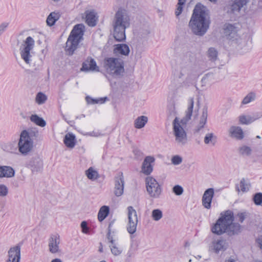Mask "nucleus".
Returning a JSON list of instances; mask_svg holds the SVG:
<instances>
[{"label":"nucleus","instance_id":"obj_8","mask_svg":"<svg viewBox=\"0 0 262 262\" xmlns=\"http://www.w3.org/2000/svg\"><path fill=\"white\" fill-rule=\"evenodd\" d=\"M35 45L34 39L28 36L23 42L20 47V54L21 58L27 64L31 65L33 61L32 50Z\"/></svg>","mask_w":262,"mask_h":262},{"label":"nucleus","instance_id":"obj_28","mask_svg":"<svg viewBox=\"0 0 262 262\" xmlns=\"http://www.w3.org/2000/svg\"><path fill=\"white\" fill-rule=\"evenodd\" d=\"M148 121V118L145 116H141L137 117L134 121V126L136 128H143Z\"/></svg>","mask_w":262,"mask_h":262},{"label":"nucleus","instance_id":"obj_29","mask_svg":"<svg viewBox=\"0 0 262 262\" xmlns=\"http://www.w3.org/2000/svg\"><path fill=\"white\" fill-rule=\"evenodd\" d=\"M64 143L68 147L73 148L75 145V136L73 134H67L64 137Z\"/></svg>","mask_w":262,"mask_h":262},{"label":"nucleus","instance_id":"obj_19","mask_svg":"<svg viewBox=\"0 0 262 262\" xmlns=\"http://www.w3.org/2000/svg\"><path fill=\"white\" fill-rule=\"evenodd\" d=\"M207 110L206 108L203 110L202 114L199 118V121L197 123L195 129H194V133H201L204 128L207 120Z\"/></svg>","mask_w":262,"mask_h":262},{"label":"nucleus","instance_id":"obj_5","mask_svg":"<svg viewBox=\"0 0 262 262\" xmlns=\"http://www.w3.org/2000/svg\"><path fill=\"white\" fill-rule=\"evenodd\" d=\"M130 26V18L125 10L119 9L113 20L114 37L117 41L125 39V30Z\"/></svg>","mask_w":262,"mask_h":262},{"label":"nucleus","instance_id":"obj_7","mask_svg":"<svg viewBox=\"0 0 262 262\" xmlns=\"http://www.w3.org/2000/svg\"><path fill=\"white\" fill-rule=\"evenodd\" d=\"M84 26L82 24L75 26L66 42V51L69 55L73 54L80 41L82 39Z\"/></svg>","mask_w":262,"mask_h":262},{"label":"nucleus","instance_id":"obj_63","mask_svg":"<svg viewBox=\"0 0 262 262\" xmlns=\"http://www.w3.org/2000/svg\"><path fill=\"white\" fill-rule=\"evenodd\" d=\"M209 1L213 3H215L217 1V0H209Z\"/></svg>","mask_w":262,"mask_h":262},{"label":"nucleus","instance_id":"obj_31","mask_svg":"<svg viewBox=\"0 0 262 262\" xmlns=\"http://www.w3.org/2000/svg\"><path fill=\"white\" fill-rule=\"evenodd\" d=\"M109 208L106 206L101 207L98 213V219L100 222L103 221L108 215Z\"/></svg>","mask_w":262,"mask_h":262},{"label":"nucleus","instance_id":"obj_12","mask_svg":"<svg viewBox=\"0 0 262 262\" xmlns=\"http://www.w3.org/2000/svg\"><path fill=\"white\" fill-rule=\"evenodd\" d=\"M127 231L129 233L133 234L136 231L138 220L137 211L131 206L127 207Z\"/></svg>","mask_w":262,"mask_h":262},{"label":"nucleus","instance_id":"obj_57","mask_svg":"<svg viewBox=\"0 0 262 262\" xmlns=\"http://www.w3.org/2000/svg\"><path fill=\"white\" fill-rule=\"evenodd\" d=\"M47 99H35L36 103L38 105H41L45 103Z\"/></svg>","mask_w":262,"mask_h":262},{"label":"nucleus","instance_id":"obj_61","mask_svg":"<svg viewBox=\"0 0 262 262\" xmlns=\"http://www.w3.org/2000/svg\"><path fill=\"white\" fill-rule=\"evenodd\" d=\"M51 262H62L61 259L59 258H55L53 259Z\"/></svg>","mask_w":262,"mask_h":262},{"label":"nucleus","instance_id":"obj_26","mask_svg":"<svg viewBox=\"0 0 262 262\" xmlns=\"http://www.w3.org/2000/svg\"><path fill=\"white\" fill-rule=\"evenodd\" d=\"M259 118L257 115H241L239 116V121L242 124L248 125L252 123L254 121Z\"/></svg>","mask_w":262,"mask_h":262},{"label":"nucleus","instance_id":"obj_4","mask_svg":"<svg viewBox=\"0 0 262 262\" xmlns=\"http://www.w3.org/2000/svg\"><path fill=\"white\" fill-rule=\"evenodd\" d=\"M194 102L190 99L188 104V107L185 112V116L180 121L178 117H176L173 121V133L175 137V141L180 145H183L187 142V136L185 128L187 123L192 116Z\"/></svg>","mask_w":262,"mask_h":262},{"label":"nucleus","instance_id":"obj_54","mask_svg":"<svg viewBox=\"0 0 262 262\" xmlns=\"http://www.w3.org/2000/svg\"><path fill=\"white\" fill-rule=\"evenodd\" d=\"M257 97L256 93L254 91L249 92L244 98H254Z\"/></svg>","mask_w":262,"mask_h":262},{"label":"nucleus","instance_id":"obj_27","mask_svg":"<svg viewBox=\"0 0 262 262\" xmlns=\"http://www.w3.org/2000/svg\"><path fill=\"white\" fill-rule=\"evenodd\" d=\"M60 16V14L59 12L54 11L50 13L46 20L47 25L50 27L53 26L55 22L59 19Z\"/></svg>","mask_w":262,"mask_h":262},{"label":"nucleus","instance_id":"obj_20","mask_svg":"<svg viewBox=\"0 0 262 262\" xmlns=\"http://www.w3.org/2000/svg\"><path fill=\"white\" fill-rule=\"evenodd\" d=\"M249 0H235L231 5V10L233 13L239 12L243 8L245 9Z\"/></svg>","mask_w":262,"mask_h":262},{"label":"nucleus","instance_id":"obj_58","mask_svg":"<svg viewBox=\"0 0 262 262\" xmlns=\"http://www.w3.org/2000/svg\"><path fill=\"white\" fill-rule=\"evenodd\" d=\"M208 79H209V75H206L202 79V83H206L208 81Z\"/></svg>","mask_w":262,"mask_h":262},{"label":"nucleus","instance_id":"obj_52","mask_svg":"<svg viewBox=\"0 0 262 262\" xmlns=\"http://www.w3.org/2000/svg\"><path fill=\"white\" fill-rule=\"evenodd\" d=\"M81 227L82 228V232L84 233H87L89 231V228L88 227L87 223L85 221H82L81 223Z\"/></svg>","mask_w":262,"mask_h":262},{"label":"nucleus","instance_id":"obj_33","mask_svg":"<svg viewBox=\"0 0 262 262\" xmlns=\"http://www.w3.org/2000/svg\"><path fill=\"white\" fill-rule=\"evenodd\" d=\"M85 175L89 179L91 180H95L99 177L98 172L92 167L85 171Z\"/></svg>","mask_w":262,"mask_h":262},{"label":"nucleus","instance_id":"obj_18","mask_svg":"<svg viewBox=\"0 0 262 262\" xmlns=\"http://www.w3.org/2000/svg\"><path fill=\"white\" fill-rule=\"evenodd\" d=\"M155 160V159L153 157L147 156L145 157L141 167V171L143 173L148 175L151 173L153 170V166L151 163H154Z\"/></svg>","mask_w":262,"mask_h":262},{"label":"nucleus","instance_id":"obj_34","mask_svg":"<svg viewBox=\"0 0 262 262\" xmlns=\"http://www.w3.org/2000/svg\"><path fill=\"white\" fill-rule=\"evenodd\" d=\"M175 102L172 99H170L167 105V111L169 116L174 117L176 115Z\"/></svg>","mask_w":262,"mask_h":262},{"label":"nucleus","instance_id":"obj_11","mask_svg":"<svg viewBox=\"0 0 262 262\" xmlns=\"http://www.w3.org/2000/svg\"><path fill=\"white\" fill-rule=\"evenodd\" d=\"M25 166L30 169L32 173H36L42 169L43 161L38 155H34L27 159Z\"/></svg>","mask_w":262,"mask_h":262},{"label":"nucleus","instance_id":"obj_13","mask_svg":"<svg viewBox=\"0 0 262 262\" xmlns=\"http://www.w3.org/2000/svg\"><path fill=\"white\" fill-rule=\"evenodd\" d=\"M124 183V179L122 172L119 173L115 177L114 193L116 196H121L123 194Z\"/></svg>","mask_w":262,"mask_h":262},{"label":"nucleus","instance_id":"obj_24","mask_svg":"<svg viewBox=\"0 0 262 262\" xmlns=\"http://www.w3.org/2000/svg\"><path fill=\"white\" fill-rule=\"evenodd\" d=\"M230 136L238 140H241L244 138V133L239 126H231L229 129Z\"/></svg>","mask_w":262,"mask_h":262},{"label":"nucleus","instance_id":"obj_55","mask_svg":"<svg viewBox=\"0 0 262 262\" xmlns=\"http://www.w3.org/2000/svg\"><path fill=\"white\" fill-rule=\"evenodd\" d=\"M47 98V97L45 94H44L43 93H42L41 92H39L37 94L35 98Z\"/></svg>","mask_w":262,"mask_h":262},{"label":"nucleus","instance_id":"obj_50","mask_svg":"<svg viewBox=\"0 0 262 262\" xmlns=\"http://www.w3.org/2000/svg\"><path fill=\"white\" fill-rule=\"evenodd\" d=\"M248 213L246 212L238 213L236 215L237 220L241 223H243L245 219L248 216Z\"/></svg>","mask_w":262,"mask_h":262},{"label":"nucleus","instance_id":"obj_41","mask_svg":"<svg viewBox=\"0 0 262 262\" xmlns=\"http://www.w3.org/2000/svg\"><path fill=\"white\" fill-rule=\"evenodd\" d=\"M251 149L247 146H243L239 148L240 154L243 156H249L251 154Z\"/></svg>","mask_w":262,"mask_h":262},{"label":"nucleus","instance_id":"obj_2","mask_svg":"<svg viewBox=\"0 0 262 262\" xmlns=\"http://www.w3.org/2000/svg\"><path fill=\"white\" fill-rule=\"evenodd\" d=\"M192 55L190 52L183 53L179 55L176 59L177 63L180 69L179 73L177 76L179 78H182L184 76L187 75L186 81L183 83H179L176 80H174L169 85V93L172 95L182 92V88L187 85L188 81L193 78L192 74V71L190 70L189 64L192 62Z\"/></svg>","mask_w":262,"mask_h":262},{"label":"nucleus","instance_id":"obj_15","mask_svg":"<svg viewBox=\"0 0 262 262\" xmlns=\"http://www.w3.org/2000/svg\"><path fill=\"white\" fill-rule=\"evenodd\" d=\"M8 259L6 262H20V246L19 245L10 248L8 252Z\"/></svg>","mask_w":262,"mask_h":262},{"label":"nucleus","instance_id":"obj_17","mask_svg":"<svg viewBox=\"0 0 262 262\" xmlns=\"http://www.w3.org/2000/svg\"><path fill=\"white\" fill-rule=\"evenodd\" d=\"M130 49L128 46L125 43H119L114 46L113 53L119 56H127L129 55Z\"/></svg>","mask_w":262,"mask_h":262},{"label":"nucleus","instance_id":"obj_45","mask_svg":"<svg viewBox=\"0 0 262 262\" xmlns=\"http://www.w3.org/2000/svg\"><path fill=\"white\" fill-rule=\"evenodd\" d=\"M172 192L177 195H181L183 194L184 189L181 186L176 185L172 188Z\"/></svg>","mask_w":262,"mask_h":262},{"label":"nucleus","instance_id":"obj_1","mask_svg":"<svg viewBox=\"0 0 262 262\" xmlns=\"http://www.w3.org/2000/svg\"><path fill=\"white\" fill-rule=\"evenodd\" d=\"M210 24L208 10L202 4H197L188 23L189 29L193 34L202 36L207 32Z\"/></svg>","mask_w":262,"mask_h":262},{"label":"nucleus","instance_id":"obj_25","mask_svg":"<svg viewBox=\"0 0 262 262\" xmlns=\"http://www.w3.org/2000/svg\"><path fill=\"white\" fill-rule=\"evenodd\" d=\"M81 70L86 72L89 71H98L99 68L97 66L95 61L93 59H91L90 60H88L83 63Z\"/></svg>","mask_w":262,"mask_h":262},{"label":"nucleus","instance_id":"obj_44","mask_svg":"<svg viewBox=\"0 0 262 262\" xmlns=\"http://www.w3.org/2000/svg\"><path fill=\"white\" fill-rule=\"evenodd\" d=\"M107 99H86L87 104L94 105L96 104H103Z\"/></svg>","mask_w":262,"mask_h":262},{"label":"nucleus","instance_id":"obj_38","mask_svg":"<svg viewBox=\"0 0 262 262\" xmlns=\"http://www.w3.org/2000/svg\"><path fill=\"white\" fill-rule=\"evenodd\" d=\"M251 185L250 183L247 182L245 179H242L240 182V188L243 192H247L249 190Z\"/></svg>","mask_w":262,"mask_h":262},{"label":"nucleus","instance_id":"obj_64","mask_svg":"<svg viewBox=\"0 0 262 262\" xmlns=\"http://www.w3.org/2000/svg\"><path fill=\"white\" fill-rule=\"evenodd\" d=\"M228 262H234V260L233 259L231 260H228Z\"/></svg>","mask_w":262,"mask_h":262},{"label":"nucleus","instance_id":"obj_60","mask_svg":"<svg viewBox=\"0 0 262 262\" xmlns=\"http://www.w3.org/2000/svg\"><path fill=\"white\" fill-rule=\"evenodd\" d=\"M185 2H186V0H179L178 4L184 6L185 4Z\"/></svg>","mask_w":262,"mask_h":262},{"label":"nucleus","instance_id":"obj_40","mask_svg":"<svg viewBox=\"0 0 262 262\" xmlns=\"http://www.w3.org/2000/svg\"><path fill=\"white\" fill-rule=\"evenodd\" d=\"M114 223V221H112L110 223L108 227V232L107 233V239L110 243V244H112L116 242L115 240L113 239V236L111 235L112 227Z\"/></svg>","mask_w":262,"mask_h":262},{"label":"nucleus","instance_id":"obj_47","mask_svg":"<svg viewBox=\"0 0 262 262\" xmlns=\"http://www.w3.org/2000/svg\"><path fill=\"white\" fill-rule=\"evenodd\" d=\"M211 202L212 200L202 196V205L205 208L207 209H210Z\"/></svg>","mask_w":262,"mask_h":262},{"label":"nucleus","instance_id":"obj_43","mask_svg":"<svg viewBox=\"0 0 262 262\" xmlns=\"http://www.w3.org/2000/svg\"><path fill=\"white\" fill-rule=\"evenodd\" d=\"M254 203L256 205H260L262 204V193H255L253 198Z\"/></svg>","mask_w":262,"mask_h":262},{"label":"nucleus","instance_id":"obj_49","mask_svg":"<svg viewBox=\"0 0 262 262\" xmlns=\"http://www.w3.org/2000/svg\"><path fill=\"white\" fill-rule=\"evenodd\" d=\"M8 193V189L4 184H0V196H5Z\"/></svg>","mask_w":262,"mask_h":262},{"label":"nucleus","instance_id":"obj_10","mask_svg":"<svg viewBox=\"0 0 262 262\" xmlns=\"http://www.w3.org/2000/svg\"><path fill=\"white\" fill-rule=\"evenodd\" d=\"M147 191L150 197L158 198L162 192V188L157 180L152 177H147L145 180Z\"/></svg>","mask_w":262,"mask_h":262},{"label":"nucleus","instance_id":"obj_62","mask_svg":"<svg viewBox=\"0 0 262 262\" xmlns=\"http://www.w3.org/2000/svg\"><path fill=\"white\" fill-rule=\"evenodd\" d=\"M51 1L54 3H58V2H60L61 0H51Z\"/></svg>","mask_w":262,"mask_h":262},{"label":"nucleus","instance_id":"obj_37","mask_svg":"<svg viewBox=\"0 0 262 262\" xmlns=\"http://www.w3.org/2000/svg\"><path fill=\"white\" fill-rule=\"evenodd\" d=\"M151 216L154 221H158L163 216L162 212L159 209H154L152 211Z\"/></svg>","mask_w":262,"mask_h":262},{"label":"nucleus","instance_id":"obj_6","mask_svg":"<svg viewBox=\"0 0 262 262\" xmlns=\"http://www.w3.org/2000/svg\"><path fill=\"white\" fill-rule=\"evenodd\" d=\"M103 68L105 72L115 78L123 76L124 63L122 59L117 57H106L103 61Z\"/></svg>","mask_w":262,"mask_h":262},{"label":"nucleus","instance_id":"obj_51","mask_svg":"<svg viewBox=\"0 0 262 262\" xmlns=\"http://www.w3.org/2000/svg\"><path fill=\"white\" fill-rule=\"evenodd\" d=\"M184 8V5L177 4V8L175 11V14L177 17H178L182 12Z\"/></svg>","mask_w":262,"mask_h":262},{"label":"nucleus","instance_id":"obj_23","mask_svg":"<svg viewBox=\"0 0 262 262\" xmlns=\"http://www.w3.org/2000/svg\"><path fill=\"white\" fill-rule=\"evenodd\" d=\"M85 21L86 24L91 27L96 25V13L94 10H87L85 12Z\"/></svg>","mask_w":262,"mask_h":262},{"label":"nucleus","instance_id":"obj_56","mask_svg":"<svg viewBox=\"0 0 262 262\" xmlns=\"http://www.w3.org/2000/svg\"><path fill=\"white\" fill-rule=\"evenodd\" d=\"M257 242L258 244L259 248L261 249H262V236H260L257 238Z\"/></svg>","mask_w":262,"mask_h":262},{"label":"nucleus","instance_id":"obj_3","mask_svg":"<svg viewBox=\"0 0 262 262\" xmlns=\"http://www.w3.org/2000/svg\"><path fill=\"white\" fill-rule=\"evenodd\" d=\"M233 213L230 210L226 211L221 213V216L217 220L212 228V232L217 235L227 233L229 235L237 234L240 232L241 225L233 223Z\"/></svg>","mask_w":262,"mask_h":262},{"label":"nucleus","instance_id":"obj_59","mask_svg":"<svg viewBox=\"0 0 262 262\" xmlns=\"http://www.w3.org/2000/svg\"><path fill=\"white\" fill-rule=\"evenodd\" d=\"M252 100V99H243L242 102V105L250 103Z\"/></svg>","mask_w":262,"mask_h":262},{"label":"nucleus","instance_id":"obj_53","mask_svg":"<svg viewBox=\"0 0 262 262\" xmlns=\"http://www.w3.org/2000/svg\"><path fill=\"white\" fill-rule=\"evenodd\" d=\"M7 27V23H3L0 25V35L6 30Z\"/></svg>","mask_w":262,"mask_h":262},{"label":"nucleus","instance_id":"obj_22","mask_svg":"<svg viewBox=\"0 0 262 262\" xmlns=\"http://www.w3.org/2000/svg\"><path fill=\"white\" fill-rule=\"evenodd\" d=\"M15 175V170L9 166H0V178H12Z\"/></svg>","mask_w":262,"mask_h":262},{"label":"nucleus","instance_id":"obj_36","mask_svg":"<svg viewBox=\"0 0 262 262\" xmlns=\"http://www.w3.org/2000/svg\"><path fill=\"white\" fill-rule=\"evenodd\" d=\"M218 52L214 48H210L207 51V56L210 60L215 61L217 58Z\"/></svg>","mask_w":262,"mask_h":262},{"label":"nucleus","instance_id":"obj_14","mask_svg":"<svg viewBox=\"0 0 262 262\" xmlns=\"http://www.w3.org/2000/svg\"><path fill=\"white\" fill-rule=\"evenodd\" d=\"M59 235L58 234L51 235L48 239V247L50 252L52 254H55L59 252Z\"/></svg>","mask_w":262,"mask_h":262},{"label":"nucleus","instance_id":"obj_46","mask_svg":"<svg viewBox=\"0 0 262 262\" xmlns=\"http://www.w3.org/2000/svg\"><path fill=\"white\" fill-rule=\"evenodd\" d=\"M150 33V30L148 27H145L144 28H141L139 30L138 34L141 37H145Z\"/></svg>","mask_w":262,"mask_h":262},{"label":"nucleus","instance_id":"obj_42","mask_svg":"<svg viewBox=\"0 0 262 262\" xmlns=\"http://www.w3.org/2000/svg\"><path fill=\"white\" fill-rule=\"evenodd\" d=\"M214 194V190L213 188H210L206 189L203 195V197L212 200Z\"/></svg>","mask_w":262,"mask_h":262},{"label":"nucleus","instance_id":"obj_32","mask_svg":"<svg viewBox=\"0 0 262 262\" xmlns=\"http://www.w3.org/2000/svg\"><path fill=\"white\" fill-rule=\"evenodd\" d=\"M109 247L112 253L115 256L120 255L123 251V249L118 245L116 242L112 244H110Z\"/></svg>","mask_w":262,"mask_h":262},{"label":"nucleus","instance_id":"obj_30","mask_svg":"<svg viewBox=\"0 0 262 262\" xmlns=\"http://www.w3.org/2000/svg\"><path fill=\"white\" fill-rule=\"evenodd\" d=\"M30 120L31 122L40 127H44L46 125V121L42 118L39 117L36 114L31 116Z\"/></svg>","mask_w":262,"mask_h":262},{"label":"nucleus","instance_id":"obj_21","mask_svg":"<svg viewBox=\"0 0 262 262\" xmlns=\"http://www.w3.org/2000/svg\"><path fill=\"white\" fill-rule=\"evenodd\" d=\"M211 248L215 253H219L221 251H225L226 249L227 244L223 239L214 240L212 242Z\"/></svg>","mask_w":262,"mask_h":262},{"label":"nucleus","instance_id":"obj_35","mask_svg":"<svg viewBox=\"0 0 262 262\" xmlns=\"http://www.w3.org/2000/svg\"><path fill=\"white\" fill-rule=\"evenodd\" d=\"M216 137L213 133L207 134L204 138V143L206 144H211L212 145H214L216 142Z\"/></svg>","mask_w":262,"mask_h":262},{"label":"nucleus","instance_id":"obj_9","mask_svg":"<svg viewBox=\"0 0 262 262\" xmlns=\"http://www.w3.org/2000/svg\"><path fill=\"white\" fill-rule=\"evenodd\" d=\"M18 147V151L24 156L28 155L33 149V140L26 130L22 131L20 133Z\"/></svg>","mask_w":262,"mask_h":262},{"label":"nucleus","instance_id":"obj_16","mask_svg":"<svg viewBox=\"0 0 262 262\" xmlns=\"http://www.w3.org/2000/svg\"><path fill=\"white\" fill-rule=\"evenodd\" d=\"M224 34L228 39L236 38L237 36V29L235 25L226 23L224 26Z\"/></svg>","mask_w":262,"mask_h":262},{"label":"nucleus","instance_id":"obj_48","mask_svg":"<svg viewBox=\"0 0 262 262\" xmlns=\"http://www.w3.org/2000/svg\"><path fill=\"white\" fill-rule=\"evenodd\" d=\"M182 162V158L178 155L174 156L171 158V163L174 165L180 164Z\"/></svg>","mask_w":262,"mask_h":262},{"label":"nucleus","instance_id":"obj_39","mask_svg":"<svg viewBox=\"0 0 262 262\" xmlns=\"http://www.w3.org/2000/svg\"><path fill=\"white\" fill-rule=\"evenodd\" d=\"M143 50L139 44H137L134 49H133V52L135 54L136 58L139 59L141 57V54Z\"/></svg>","mask_w":262,"mask_h":262}]
</instances>
